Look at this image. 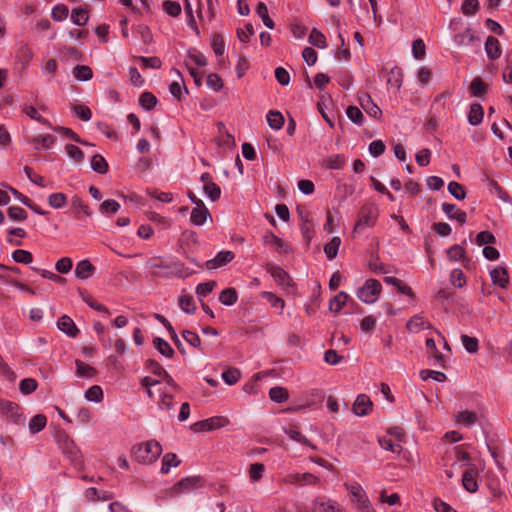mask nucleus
<instances>
[{
	"mask_svg": "<svg viewBox=\"0 0 512 512\" xmlns=\"http://www.w3.org/2000/svg\"><path fill=\"white\" fill-rule=\"evenodd\" d=\"M162 452L161 445L156 441H148L132 447L131 455L134 460L142 464L155 462Z\"/></svg>",
	"mask_w": 512,
	"mask_h": 512,
	"instance_id": "nucleus-1",
	"label": "nucleus"
},
{
	"mask_svg": "<svg viewBox=\"0 0 512 512\" xmlns=\"http://www.w3.org/2000/svg\"><path fill=\"white\" fill-rule=\"evenodd\" d=\"M459 24H462L461 18L454 19L450 23V28L453 31V42L456 47H468L472 46L476 42H479V38L470 27H465L458 30L456 26Z\"/></svg>",
	"mask_w": 512,
	"mask_h": 512,
	"instance_id": "nucleus-2",
	"label": "nucleus"
},
{
	"mask_svg": "<svg viewBox=\"0 0 512 512\" xmlns=\"http://www.w3.org/2000/svg\"><path fill=\"white\" fill-rule=\"evenodd\" d=\"M378 209L374 205H364L358 215V220L354 227L355 233H361L368 227H373L378 218Z\"/></svg>",
	"mask_w": 512,
	"mask_h": 512,
	"instance_id": "nucleus-3",
	"label": "nucleus"
},
{
	"mask_svg": "<svg viewBox=\"0 0 512 512\" xmlns=\"http://www.w3.org/2000/svg\"><path fill=\"white\" fill-rule=\"evenodd\" d=\"M382 290L381 283L376 279H368L364 285L357 290V297L366 304L377 301Z\"/></svg>",
	"mask_w": 512,
	"mask_h": 512,
	"instance_id": "nucleus-4",
	"label": "nucleus"
},
{
	"mask_svg": "<svg viewBox=\"0 0 512 512\" xmlns=\"http://www.w3.org/2000/svg\"><path fill=\"white\" fill-rule=\"evenodd\" d=\"M229 423L226 417L214 416L202 421H198L192 425L195 432L211 431L226 426Z\"/></svg>",
	"mask_w": 512,
	"mask_h": 512,
	"instance_id": "nucleus-5",
	"label": "nucleus"
},
{
	"mask_svg": "<svg viewBox=\"0 0 512 512\" xmlns=\"http://www.w3.org/2000/svg\"><path fill=\"white\" fill-rule=\"evenodd\" d=\"M265 269L281 287L288 289L292 286V279L281 267L268 263Z\"/></svg>",
	"mask_w": 512,
	"mask_h": 512,
	"instance_id": "nucleus-6",
	"label": "nucleus"
},
{
	"mask_svg": "<svg viewBox=\"0 0 512 512\" xmlns=\"http://www.w3.org/2000/svg\"><path fill=\"white\" fill-rule=\"evenodd\" d=\"M61 447L63 452L70 458L74 465L77 466L82 464V456L80 450L72 439H70L68 436H64L63 441L61 442Z\"/></svg>",
	"mask_w": 512,
	"mask_h": 512,
	"instance_id": "nucleus-7",
	"label": "nucleus"
},
{
	"mask_svg": "<svg viewBox=\"0 0 512 512\" xmlns=\"http://www.w3.org/2000/svg\"><path fill=\"white\" fill-rule=\"evenodd\" d=\"M201 478L198 476L187 477L177 482L170 491L171 496L178 495L182 492L190 491L193 488L201 486Z\"/></svg>",
	"mask_w": 512,
	"mask_h": 512,
	"instance_id": "nucleus-8",
	"label": "nucleus"
},
{
	"mask_svg": "<svg viewBox=\"0 0 512 512\" xmlns=\"http://www.w3.org/2000/svg\"><path fill=\"white\" fill-rule=\"evenodd\" d=\"M284 481H285V483H288V484L304 486V485H315L318 483L319 479H318V477H316L315 475H313L311 473H304V474L294 473V474L287 475L285 477Z\"/></svg>",
	"mask_w": 512,
	"mask_h": 512,
	"instance_id": "nucleus-9",
	"label": "nucleus"
},
{
	"mask_svg": "<svg viewBox=\"0 0 512 512\" xmlns=\"http://www.w3.org/2000/svg\"><path fill=\"white\" fill-rule=\"evenodd\" d=\"M235 255L232 251H220L213 259L206 262L207 269H216L222 267L234 259Z\"/></svg>",
	"mask_w": 512,
	"mask_h": 512,
	"instance_id": "nucleus-10",
	"label": "nucleus"
},
{
	"mask_svg": "<svg viewBox=\"0 0 512 512\" xmlns=\"http://www.w3.org/2000/svg\"><path fill=\"white\" fill-rule=\"evenodd\" d=\"M359 104L371 117L379 118L382 114L380 108L373 102L372 98L368 94L364 93L359 96Z\"/></svg>",
	"mask_w": 512,
	"mask_h": 512,
	"instance_id": "nucleus-11",
	"label": "nucleus"
},
{
	"mask_svg": "<svg viewBox=\"0 0 512 512\" xmlns=\"http://www.w3.org/2000/svg\"><path fill=\"white\" fill-rule=\"evenodd\" d=\"M372 408V402L369 397L365 394L358 395L354 404L353 412L358 416H365L369 414Z\"/></svg>",
	"mask_w": 512,
	"mask_h": 512,
	"instance_id": "nucleus-12",
	"label": "nucleus"
},
{
	"mask_svg": "<svg viewBox=\"0 0 512 512\" xmlns=\"http://www.w3.org/2000/svg\"><path fill=\"white\" fill-rule=\"evenodd\" d=\"M57 327L70 337H76L79 333V329L76 327L74 321L67 315H63L58 319Z\"/></svg>",
	"mask_w": 512,
	"mask_h": 512,
	"instance_id": "nucleus-13",
	"label": "nucleus"
},
{
	"mask_svg": "<svg viewBox=\"0 0 512 512\" xmlns=\"http://www.w3.org/2000/svg\"><path fill=\"white\" fill-rule=\"evenodd\" d=\"M476 477H477V470L474 467H471L464 472L463 477H462V484H463V487L468 492L473 493V492L477 491L478 484L476 481Z\"/></svg>",
	"mask_w": 512,
	"mask_h": 512,
	"instance_id": "nucleus-14",
	"label": "nucleus"
},
{
	"mask_svg": "<svg viewBox=\"0 0 512 512\" xmlns=\"http://www.w3.org/2000/svg\"><path fill=\"white\" fill-rule=\"evenodd\" d=\"M485 51L490 60H496L501 56V47L498 39L488 36L485 42Z\"/></svg>",
	"mask_w": 512,
	"mask_h": 512,
	"instance_id": "nucleus-15",
	"label": "nucleus"
},
{
	"mask_svg": "<svg viewBox=\"0 0 512 512\" xmlns=\"http://www.w3.org/2000/svg\"><path fill=\"white\" fill-rule=\"evenodd\" d=\"M264 243L273 246L280 253L287 254L291 251L290 246L273 233L264 236Z\"/></svg>",
	"mask_w": 512,
	"mask_h": 512,
	"instance_id": "nucleus-16",
	"label": "nucleus"
},
{
	"mask_svg": "<svg viewBox=\"0 0 512 512\" xmlns=\"http://www.w3.org/2000/svg\"><path fill=\"white\" fill-rule=\"evenodd\" d=\"M442 210L449 219H455L461 224L466 222V213L458 209L454 204L443 203Z\"/></svg>",
	"mask_w": 512,
	"mask_h": 512,
	"instance_id": "nucleus-17",
	"label": "nucleus"
},
{
	"mask_svg": "<svg viewBox=\"0 0 512 512\" xmlns=\"http://www.w3.org/2000/svg\"><path fill=\"white\" fill-rule=\"evenodd\" d=\"M210 217V212L205 205L195 207L191 211L190 220L194 225H203L207 218Z\"/></svg>",
	"mask_w": 512,
	"mask_h": 512,
	"instance_id": "nucleus-18",
	"label": "nucleus"
},
{
	"mask_svg": "<svg viewBox=\"0 0 512 512\" xmlns=\"http://www.w3.org/2000/svg\"><path fill=\"white\" fill-rule=\"evenodd\" d=\"M95 271V267L90 263L89 260H82L78 262L76 269H75V275L76 277L80 279H87Z\"/></svg>",
	"mask_w": 512,
	"mask_h": 512,
	"instance_id": "nucleus-19",
	"label": "nucleus"
},
{
	"mask_svg": "<svg viewBox=\"0 0 512 512\" xmlns=\"http://www.w3.org/2000/svg\"><path fill=\"white\" fill-rule=\"evenodd\" d=\"M313 512H340L339 504L336 501L328 500L313 502Z\"/></svg>",
	"mask_w": 512,
	"mask_h": 512,
	"instance_id": "nucleus-20",
	"label": "nucleus"
},
{
	"mask_svg": "<svg viewBox=\"0 0 512 512\" xmlns=\"http://www.w3.org/2000/svg\"><path fill=\"white\" fill-rule=\"evenodd\" d=\"M284 432L292 440L299 442L303 445L310 446L313 449H315V447L310 443V441L299 432L298 428L295 425H290L288 427H285Z\"/></svg>",
	"mask_w": 512,
	"mask_h": 512,
	"instance_id": "nucleus-21",
	"label": "nucleus"
},
{
	"mask_svg": "<svg viewBox=\"0 0 512 512\" xmlns=\"http://www.w3.org/2000/svg\"><path fill=\"white\" fill-rule=\"evenodd\" d=\"M483 116H484V111H483L482 106L478 103H473L470 106V111L468 114V122L473 126L479 125L483 120Z\"/></svg>",
	"mask_w": 512,
	"mask_h": 512,
	"instance_id": "nucleus-22",
	"label": "nucleus"
},
{
	"mask_svg": "<svg viewBox=\"0 0 512 512\" xmlns=\"http://www.w3.org/2000/svg\"><path fill=\"white\" fill-rule=\"evenodd\" d=\"M492 282L495 285H499L501 288H505L508 284V276L506 269L497 267L490 272Z\"/></svg>",
	"mask_w": 512,
	"mask_h": 512,
	"instance_id": "nucleus-23",
	"label": "nucleus"
},
{
	"mask_svg": "<svg viewBox=\"0 0 512 512\" xmlns=\"http://www.w3.org/2000/svg\"><path fill=\"white\" fill-rule=\"evenodd\" d=\"M56 141V137L50 134L38 135L35 136L32 140V143L35 146L36 150H39L40 147L44 149H49L54 145Z\"/></svg>",
	"mask_w": 512,
	"mask_h": 512,
	"instance_id": "nucleus-24",
	"label": "nucleus"
},
{
	"mask_svg": "<svg viewBox=\"0 0 512 512\" xmlns=\"http://www.w3.org/2000/svg\"><path fill=\"white\" fill-rule=\"evenodd\" d=\"M427 321L425 320V318L420 315V314H417V315H414L408 322H407V329L411 332V333H417L419 332L420 330L422 329H425L428 327L427 325Z\"/></svg>",
	"mask_w": 512,
	"mask_h": 512,
	"instance_id": "nucleus-25",
	"label": "nucleus"
},
{
	"mask_svg": "<svg viewBox=\"0 0 512 512\" xmlns=\"http://www.w3.org/2000/svg\"><path fill=\"white\" fill-rule=\"evenodd\" d=\"M478 420L477 414L471 411H461L456 414L455 421L459 424H463L466 427L474 425Z\"/></svg>",
	"mask_w": 512,
	"mask_h": 512,
	"instance_id": "nucleus-26",
	"label": "nucleus"
},
{
	"mask_svg": "<svg viewBox=\"0 0 512 512\" xmlns=\"http://www.w3.org/2000/svg\"><path fill=\"white\" fill-rule=\"evenodd\" d=\"M76 375L81 378H93L97 371L92 366L84 363L81 360H76Z\"/></svg>",
	"mask_w": 512,
	"mask_h": 512,
	"instance_id": "nucleus-27",
	"label": "nucleus"
},
{
	"mask_svg": "<svg viewBox=\"0 0 512 512\" xmlns=\"http://www.w3.org/2000/svg\"><path fill=\"white\" fill-rule=\"evenodd\" d=\"M349 299V295L346 292H339L329 301V309L335 313H338L342 307L346 304Z\"/></svg>",
	"mask_w": 512,
	"mask_h": 512,
	"instance_id": "nucleus-28",
	"label": "nucleus"
},
{
	"mask_svg": "<svg viewBox=\"0 0 512 512\" xmlns=\"http://www.w3.org/2000/svg\"><path fill=\"white\" fill-rule=\"evenodd\" d=\"M153 344H154V347L163 356H165L167 358L173 357L174 350L166 340L162 339L161 337H155L153 340Z\"/></svg>",
	"mask_w": 512,
	"mask_h": 512,
	"instance_id": "nucleus-29",
	"label": "nucleus"
},
{
	"mask_svg": "<svg viewBox=\"0 0 512 512\" xmlns=\"http://www.w3.org/2000/svg\"><path fill=\"white\" fill-rule=\"evenodd\" d=\"M378 443L384 450L391 451L394 454H400L402 451V446L400 443L393 441L388 437H379Z\"/></svg>",
	"mask_w": 512,
	"mask_h": 512,
	"instance_id": "nucleus-30",
	"label": "nucleus"
},
{
	"mask_svg": "<svg viewBox=\"0 0 512 512\" xmlns=\"http://www.w3.org/2000/svg\"><path fill=\"white\" fill-rule=\"evenodd\" d=\"M22 111L31 119L46 125L48 128H53L52 124L47 119L42 117L34 106L25 105L23 106Z\"/></svg>",
	"mask_w": 512,
	"mask_h": 512,
	"instance_id": "nucleus-31",
	"label": "nucleus"
},
{
	"mask_svg": "<svg viewBox=\"0 0 512 512\" xmlns=\"http://www.w3.org/2000/svg\"><path fill=\"white\" fill-rule=\"evenodd\" d=\"M180 464V460L174 453H167L163 456L161 473L167 474L171 467H177Z\"/></svg>",
	"mask_w": 512,
	"mask_h": 512,
	"instance_id": "nucleus-32",
	"label": "nucleus"
},
{
	"mask_svg": "<svg viewBox=\"0 0 512 512\" xmlns=\"http://www.w3.org/2000/svg\"><path fill=\"white\" fill-rule=\"evenodd\" d=\"M256 13L262 19L263 24L269 28L273 29L275 24L274 21L268 15V8L265 3L259 2L256 7Z\"/></svg>",
	"mask_w": 512,
	"mask_h": 512,
	"instance_id": "nucleus-33",
	"label": "nucleus"
},
{
	"mask_svg": "<svg viewBox=\"0 0 512 512\" xmlns=\"http://www.w3.org/2000/svg\"><path fill=\"white\" fill-rule=\"evenodd\" d=\"M237 299V292L234 288H226L219 295V301L227 306L235 304Z\"/></svg>",
	"mask_w": 512,
	"mask_h": 512,
	"instance_id": "nucleus-34",
	"label": "nucleus"
},
{
	"mask_svg": "<svg viewBox=\"0 0 512 512\" xmlns=\"http://www.w3.org/2000/svg\"><path fill=\"white\" fill-rule=\"evenodd\" d=\"M267 122L272 129L279 130L284 124V117L278 111H269L267 116Z\"/></svg>",
	"mask_w": 512,
	"mask_h": 512,
	"instance_id": "nucleus-35",
	"label": "nucleus"
},
{
	"mask_svg": "<svg viewBox=\"0 0 512 512\" xmlns=\"http://www.w3.org/2000/svg\"><path fill=\"white\" fill-rule=\"evenodd\" d=\"M16 58L23 65H27L33 58V52L27 44H20L16 53Z\"/></svg>",
	"mask_w": 512,
	"mask_h": 512,
	"instance_id": "nucleus-36",
	"label": "nucleus"
},
{
	"mask_svg": "<svg viewBox=\"0 0 512 512\" xmlns=\"http://www.w3.org/2000/svg\"><path fill=\"white\" fill-rule=\"evenodd\" d=\"M487 91V84L480 78L476 77L470 84V92L472 96L481 97Z\"/></svg>",
	"mask_w": 512,
	"mask_h": 512,
	"instance_id": "nucleus-37",
	"label": "nucleus"
},
{
	"mask_svg": "<svg viewBox=\"0 0 512 512\" xmlns=\"http://www.w3.org/2000/svg\"><path fill=\"white\" fill-rule=\"evenodd\" d=\"M91 168L100 174H105L108 171V163L103 156L95 154L91 159Z\"/></svg>",
	"mask_w": 512,
	"mask_h": 512,
	"instance_id": "nucleus-38",
	"label": "nucleus"
},
{
	"mask_svg": "<svg viewBox=\"0 0 512 512\" xmlns=\"http://www.w3.org/2000/svg\"><path fill=\"white\" fill-rule=\"evenodd\" d=\"M47 419L42 414L33 416L29 422V430L35 434L41 431L46 426Z\"/></svg>",
	"mask_w": 512,
	"mask_h": 512,
	"instance_id": "nucleus-39",
	"label": "nucleus"
},
{
	"mask_svg": "<svg viewBox=\"0 0 512 512\" xmlns=\"http://www.w3.org/2000/svg\"><path fill=\"white\" fill-rule=\"evenodd\" d=\"M89 17L86 9L75 8L71 12V20L75 25L83 26L87 23Z\"/></svg>",
	"mask_w": 512,
	"mask_h": 512,
	"instance_id": "nucleus-40",
	"label": "nucleus"
},
{
	"mask_svg": "<svg viewBox=\"0 0 512 512\" xmlns=\"http://www.w3.org/2000/svg\"><path fill=\"white\" fill-rule=\"evenodd\" d=\"M73 75L77 80L88 81L92 78L93 73L90 67L86 65H77L73 69Z\"/></svg>",
	"mask_w": 512,
	"mask_h": 512,
	"instance_id": "nucleus-41",
	"label": "nucleus"
},
{
	"mask_svg": "<svg viewBox=\"0 0 512 512\" xmlns=\"http://www.w3.org/2000/svg\"><path fill=\"white\" fill-rule=\"evenodd\" d=\"M288 391L283 387H272L269 390V397L272 401L282 403L288 399Z\"/></svg>",
	"mask_w": 512,
	"mask_h": 512,
	"instance_id": "nucleus-42",
	"label": "nucleus"
},
{
	"mask_svg": "<svg viewBox=\"0 0 512 512\" xmlns=\"http://www.w3.org/2000/svg\"><path fill=\"white\" fill-rule=\"evenodd\" d=\"M346 487L350 492L352 502L356 504H358L360 501H362V499L367 497L363 488L357 483L351 485L346 484Z\"/></svg>",
	"mask_w": 512,
	"mask_h": 512,
	"instance_id": "nucleus-43",
	"label": "nucleus"
},
{
	"mask_svg": "<svg viewBox=\"0 0 512 512\" xmlns=\"http://www.w3.org/2000/svg\"><path fill=\"white\" fill-rule=\"evenodd\" d=\"M340 244L341 239L339 237H334L329 243L325 245L324 252L328 259L332 260L336 257Z\"/></svg>",
	"mask_w": 512,
	"mask_h": 512,
	"instance_id": "nucleus-44",
	"label": "nucleus"
},
{
	"mask_svg": "<svg viewBox=\"0 0 512 512\" xmlns=\"http://www.w3.org/2000/svg\"><path fill=\"white\" fill-rule=\"evenodd\" d=\"M309 43L318 48H325L327 46L325 36L315 28L312 29L309 35Z\"/></svg>",
	"mask_w": 512,
	"mask_h": 512,
	"instance_id": "nucleus-45",
	"label": "nucleus"
},
{
	"mask_svg": "<svg viewBox=\"0 0 512 512\" xmlns=\"http://www.w3.org/2000/svg\"><path fill=\"white\" fill-rule=\"evenodd\" d=\"M157 102V98L150 92L142 93L139 98L140 105L146 110L153 109L156 106Z\"/></svg>",
	"mask_w": 512,
	"mask_h": 512,
	"instance_id": "nucleus-46",
	"label": "nucleus"
},
{
	"mask_svg": "<svg viewBox=\"0 0 512 512\" xmlns=\"http://www.w3.org/2000/svg\"><path fill=\"white\" fill-rule=\"evenodd\" d=\"M85 398L88 401L101 402L103 399V391L100 386L93 385L85 392Z\"/></svg>",
	"mask_w": 512,
	"mask_h": 512,
	"instance_id": "nucleus-47",
	"label": "nucleus"
},
{
	"mask_svg": "<svg viewBox=\"0 0 512 512\" xmlns=\"http://www.w3.org/2000/svg\"><path fill=\"white\" fill-rule=\"evenodd\" d=\"M449 193L457 200H463L466 197L464 186L458 182L452 181L448 184Z\"/></svg>",
	"mask_w": 512,
	"mask_h": 512,
	"instance_id": "nucleus-48",
	"label": "nucleus"
},
{
	"mask_svg": "<svg viewBox=\"0 0 512 512\" xmlns=\"http://www.w3.org/2000/svg\"><path fill=\"white\" fill-rule=\"evenodd\" d=\"M12 258L17 263L29 264L33 260V256L29 251L17 249L12 253Z\"/></svg>",
	"mask_w": 512,
	"mask_h": 512,
	"instance_id": "nucleus-49",
	"label": "nucleus"
},
{
	"mask_svg": "<svg viewBox=\"0 0 512 512\" xmlns=\"http://www.w3.org/2000/svg\"><path fill=\"white\" fill-rule=\"evenodd\" d=\"M240 371L236 368H229L222 373V379L228 385H234L240 378Z\"/></svg>",
	"mask_w": 512,
	"mask_h": 512,
	"instance_id": "nucleus-50",
	"label": "nucleus"
},
{
	"mask_svg": "<svg viewBox=\"0 0 512 512\" xmlns=\"http://www.w3.org/2000/svg\"><path fill=\"white\" fill-rule=\"evenodd\" d=\"M347 117L355 124L362 125L364 116L362 111L356 106H349L346 110Z\"/></svg>",
	"mask_w": 512,
	"mask_h": 512,
	"instance_id": "nucleus-51",
	"label": "nucleus"
},
{
	"mask_svg": "<svg viewBox=\"0 0 512 512\" xmlns=\"http://www.w3.org/2000/svg\"><path fill=\"white\" fill-rule=\"evenodd\" d=\"M480 8L478 0H465L462 3L461 10L466 16L474 15Z\"/></svg>",
	"mask_w": 512,
	"mask_h": 512,
	"instance_id": "nucleus-52",
	"label": "nucleus"
},
{
	"mask_svg": "<svg viewBox=\"0 0 512 512\" xmlns=\"http://www.w3.org/2000/svg\"><path fill=\"white\" fill-rule=\"evenodd\" d=\"M203 190L204 193L211 199V201H216L221 196V189L214 182L208 183L207 185L203 186Z\"/></svg>",
	"mask_w": 512,
	"mask_h": 512,
	"instance_id": "nucleus-53",
	"label": "nucleus"
},
{
	"mask_svg": "<svg viewBox=\"0 0 512 512\" xmlns=\"http://www.w3.org/2000/svg\"><path fill=\"white\" fill-rule=\"evenodd\" d=\"M179 306L185 313H188V314L194 313V311L196 309L194 300L189 295H183L180 297Z\"/></svg>",
	"mask_w": 512,
	"mask_h": 512,
	"instance_id": "nucleus-54",
	"label": "nucleus"
},
{
	"mask_svg": "<svg viewBox=\"0 0 512 512\" xmlns=\"http://www.w3.org/2000/svg\"><path fill=\"white\" fill-rule=\"evenodd\" d=\"M146 367L158 377H168V372L155 360L149 359L146 361Z\"/></svg>",
	"mask_w": 512,
	"mask_h": 512,
	"instance_id": "nucleus-55",
	"label": "nucleus"
},
{
	"mask_svg": "<svg viewBox=\"0 0 512 512\" xmlns=\"http://www.w3.org/2000/svg\"><path fill=\"white\" fill-rule=\"evenodd\" d=\"M301 233L306 240L307 244L310 243L314 234V225L309 219H304L300 224Z\"/></svg>",
	"mask_w": 512,
	"mask_h": 512,
	"instance_id": "nucleus-56",
	"label": "nucleus"
},
{
	"mask_svg": "<svg viewBox=\"0 0 512 512\" xmlns=\"http://www.w3.org/2000/svg\"><path fill=\"white\" fill-rule=\"evenodd\" d=\"M72 110L75 113V115L83 121H89L92 117V112L90 108L86 105H74L72 107Z\"/></svg>",
	"mask_w": 512,
	"mask_h": 512,
	"instance_id": "nucleus-57",
	"label": "nucleus"
},
{
	"mask_svg": "<svg viewBox=\"0 0 512 512\" xmlns=\"http://www.w3.org/2000/svg\"><path fill=\"white\" fill-rule=\"evenodd\" d=\"M66 195L63 193H53L48 197V203L51 207L59 209L66 203Z\"/></svg>",
	"mask_w": 512,
	"mask_h": 512,
	"instance_id": "nucleus-58",
	"label": "nucleus"
},
{
	"mask_svg": "<svg viewBox=\"0 0 512 512\" xmlns=\"http://www.w3.org/2000/svg\"><path fill=\"white\" fill-rule=\"evenodd\" d=\"M461 341H462V344H463V346H464V348L466 349L467 352H469V353H476L478 351V340H477V338L470 337L468 335H462L461 336Z\"/></svg>",
	"mask_w": 512,
	"mask_h": 512,
	"instance_id": "nucleus-59",
	"label": "nucleus"
},
{
	"mask_svg": "<svg viewBox=\"0 0 512 512\" xmlns=\"http://www.w3.org/2000/svg\"><path fill=\"white\" fill-rule=\"evenodd\" d=\"M164 11L172 17H176L181 13V6L178 2L166 0L163 2Z\"/></svg>",
	"mask_w": 512,
	"mask_h": 512,
	"instance_id": "nucleus-60",
	"label": "nucleus"
},
{
	"mask_svg": "<svg viewBox=\"0 0 512 512\" xmlns=\"http://www.w3.org/2000/svg\"><path fill=\"white\" fill-rule=\"evenodd\" d=\"M65 150L67 155L76 162H80L84 158L83 151L73 144H67L65 146Z\"/></svg>",
	"mask_w": 512,
	"mask_h": 512,
	"instance_id": "nucleus-61",
	"label": "nucleus"
},
{
	"mask_svg": "<svg viewBox=\"0 0 512 512\" xmlns=\"http://www.w3.org/2000/svg\"><path fill=\"white\" fill-rule=\"evenodd\" d=\"M37 388V381L33 378H25L20 382V391L28 395L35 391Z\"/></svg>",
	"mask_w": 512,
	"mask_h": 512,
	"instance_id": "nucleus-62",
	"label": "nucleus"
},
{
	"mask_svg": "<svg viewBox=\"0 0 512 512\" xmlns=\"http://www.w3.org/2000/svg\"><path fill=\"white\" fill-rule=\"evenodd\" d=\"M265 466L262 463H253L250 465L249 476L252 481H258L262 478Z\"/></svg>",
	"mask_w": 512,
	"mask_h": 512,
	"instance_id": "nucleus-63",
	"label": "nucleus"
},
{
	"mask_svg": "<svg viewBox=\"0 0 512 512\" xmlns=\"http://www.w3.org/2000/svg\"><path fill=\"white\" fill-rule=\"evenodd\" d=\"M8 215L15 221H24L27 218L26 211L19 206H11L8 209Z\"/></svg>",
	"mask_w": 512,
	"mask_h": 512,
	"instance_id": "nucleus-64",
	"label": "nucleus"
}]
</instances>
